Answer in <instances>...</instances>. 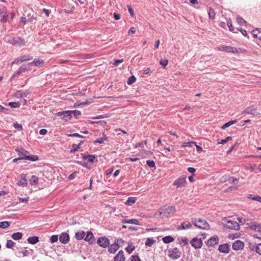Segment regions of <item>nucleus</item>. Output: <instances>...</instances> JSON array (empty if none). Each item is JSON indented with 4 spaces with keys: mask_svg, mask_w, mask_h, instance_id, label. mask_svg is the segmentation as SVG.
Segmentation results:
<instances>
[{
    "mask_svg": "<svg viewBox=\"0 0 261 261\" xmlns=\"http://www.w3.org/2000/svg\"><path fill=\"white\" fill-rule=\"evenodd\" d=\"M242 113L249 114L254 116H256L258 114V113L256 111V109L253 106L246 108Z\"/></svg>",
    "mask_w": 261,
    "mask_h": 261,
    "instance_id": "17",
    "label": "nucleus"
},
{
    "mask_svg": "<svg viewBox=\"0 0 261 261\" xmlns=\"http://www.w3.org/2000/svg\"><path fill=\"white\" fill-rule=\"evenodd\" d=\"M192 223L194 226L198 228L202 229H208L210 228V225L206 220L201 219H194L192 221Z\"/></svg>",
    "mask_w": 261,
    "mask_h": 261,
    "instance_id": "1",
    "label": "nucleus"
},
{
    "mask_svg": "<svg viewBox=\"0 0 261 261\" xmlns=\"http://www.w3.org/2000/svg\"><path fill=\"white\" fill-rule=\"evenodd\" d=\"M168 63V60H162L160 61V64L162 65L163 67H165Z\"/></svg>",
    "mask_w": 261,
    "mask_h": 261,
    "instance_id": "50",
    "label": "nucleus"
},
{
    "mask_svg": "<svg viewBox=\"0 0 261 261\" xmlns=\"http://www.w3.org/2000/svg\"><path fill=\"white\" fill-rule=\"evenodd\" d=\"M232 139L231 137H227L225 139L222 140L221 142H219V144H224L226 143L229 140H230Z\"/></svg>",
    "mask_w": 261,
    "mask_h": 261,
    "instance_id": "54",
    "label": "nucleus"
},
{
    "mask_svg": "<svg viewBox=\"0 0 261 261\" xmlns=\"http://www.w3.org/2000/svg\"><path fill=\"white\" fill-rule=\"evenodd\" d=\"M15 150L18 153L19 157H20L21 160H25V156H28V154H30L29 151L25 150L22 148H17Z\"/></svg>",
    "mask_w": 261,
    "mask_h": 261,
    "instance_id": "14",
    "label": "nucleus"
},
{
    "mask_svg": "<svg viewBox=\"0 0 261 261\" xmlns=\"http://www.w3.org/2000/svg\"><path fill=\"white\" fill-rule=\"evenodd\" d=\"M85 236V232L83 230L77 231L75 235V238L77 240H81L84 238Z\"/></svg>",
    "mask_w": 261,
    "mask_h": 261,
    "instance_id": "28",
    "label": "nucleus"
},
{
    "mask_svg": "<svg viewBox=\"0 0 261 261\" xmlns=\"http://www.w3.org/2000/svg\"><path fill=\"white\" fill-rule=\"evenodd\" d=\"M224 226L229 229L238 230L240 229V226L238 222L234 221H227Z\"/></svg>",
    "mask_w": 261,
    "mask_h": 261,
    "instance_id": "8",
    "label": "nucleus"
},
{
    "mask_svg": "<svg viewBox=\"0 0 261 261\" xmlns=\"http://www.w3.org/2000/svg\"><path fill=\"white\" fill-rule=\"evenodd\" d=\"M218 49L221 51H225L227 53H240L239 50L240 49H237L236 47H233L230 46H224L222 45L218 48Z\"/></svg>",
    "mask_w": 261,
    "mask_h": 261,
    "instance_id": "5",
    "label": "nucleus"
},
{
    "mask_svg": "<svg viewBox=\"0 0 261 261\" xmlns=\"http://www.w3.org/2000/svg\"><path fill=\"white\" fill-rule=\"evenodd\" d=\"M124 259L125 256L124 252L122 250L119 251L114 257V261H124Z\"/></svg>",
    "mask_w": 261,
    "mask_h": 261,
    "instance_id": "20",
    "label": "nucleus"
},
{
    "mask_svg": "<svg viewBox=\"0 0 261 261\" xmlns=\"http://www.w3.org/2000/svg\"><path fill=\"white\" fill-rule=\"evenodd\" d=\"M25 160H28L31 161H36L38 160V157L36 155H29L28 154V156H25Z\"/></svg>",
    "mask_w": 261,
    "mask_h": 261,
    "instance_id": "37",
    "label": "nucleus"
},
{
    "mask_svg": "<svg viewBox=\"0 0 261 261\" xmlns=\"http://www.w3.org/2000/svg\"><path fill=\"white\" fill-rule=\"evenodd\" d=\"M0 14L3 17V20H2V22H6L8 18V15L6 12V9L5 8L1 9Z\"/></svg>",
    "mask_w": 261,
    "mask_h": 261,
    "instance_id": "22",
    "label": "nucleus"
},
{
    "mask_svg": "<svg viewBox=\"0 0 261 261\" xmlns=\"http://www.w3.org/2000/svg\"><path fill=\"white\" fill-rule=\"evenodd\" d=\"M127 8H128V12H129L130 15L132 17H133L135 15V14H134V10L130 7V6H129V5H127Z\"/></svg>",
    "mask_w": 261,
    "mask_h": 261,
    "instance_id": "58",
    "label": "nucleus"
},
{
    "mask_svg": "<svg viewBox=\"0 0 261 261\" xmlns=\"http://www.w3.org/2000/svg\"><path fill=\"white\" fill-rule=\"evenodd\" d=\"M193 145H196V142L194 141H190L188 142H185L182 143L181 147H191L193 146Z\"/></svg>",
    "mask_w": 261,
    "mask_h": 261,
    "instance_id": "40",
    "label": "nucleus"
},
{
    "mask_svg": "<svg viewBox=\"0 0 261 261\" xmlns=\"http://www.w3.org/2000/svg\"><path fill=\"white\" fill-rule=\"evenodd\" d=\"M186 185V177L185 176H181L176 179L173 182V185L176 186L177 188H181L185 187Z\"/></svg>",
    "mask_w": 261,
    "mask_h": 261,
    "instance_id": "6",
    "label": "nucleus"
},
{
    "mask_svg": "<svg viewBox=\"0 0 261 261\" xmlns=\"http://www.w3.org/2000/svg\"><path fill=\"white\" fill-rule=\"evenodd\" d=\"M4 41L12 44H18L20 46L23 45L25 44L24 40L21 38L19 37L13 38L9 35L5 37Z\"/></svg>",
    "mask_w": 261,
    "mask_h": 261,
    "instance_id": "2",
    "label": "nucleus"
},
{
    "mask_svg": "<svg viewBox=\"0 0 261 261\" xmlns=\"http://www.w3.org/2000/svg\"><path fill=\"white\" fill-rule=\"evenodd\" d=\"M70 112L71 116L73 115L75 117H77L78 116L81 114V112L78 110L70 111Z\"/></svg>",
    "mask_w": 261,
    "mask_h": 261,
    "instance_id": "48",
    "label": "nucleus"
},
{
    "mask_svg": "<svg viewBox=\"0 0 261 261\" xmlns=\"http://www.w3.org/2000/svg\"><path fill=\"white\" fill-rule=\"evenodd\" d=\"M57 115L60 116L63 120L65 121H67L71 118L70 111L59 112L57 114Z\"/></svg>",
    "mask_w": 261,
    "mask_h": 261,
    "instance_id": "11",
    "label": "nucleus"
},
{
    "mask_svg": "<svg viewBox=\"0 0 261 261\" xmlns=\"http://www.w3.org/2000/svg\"><path fill=\"white\" fill-rule=\"evenodd\" d=\"M106 140V138H99L96 140H95L94 142V144H96V143H100V144H102L104 142V141Z\"/></svg>",
    "mask_w": 261,
    "mask_h": 261,
    "instance_id": "56",
    "label": "nucleus"
},
{
    "mask_svg": "<svg viewBox=\"0 0 261 261\" xmlns=\"http://www.w3.org/2000/svg\"><path fill=\"white\" fill-rule=\"evenodd\" d=\"M175 211V207L174 206H171L165 208H161L159 211V214L160 216L163 214V217H168L169 215L173 214Z\"/></svg>",
    "mask_w": 261,
    "mask_h": 261,
    "instance_id": "3",
    "label": "nucleus"
},
{
    "mask_svg": "<svg viewBox=\"0 0 261 261\" xmlns=\"http://www.w3.org/2000/svg\"><path fill=\"white\" fill-rule=\"evenodd\" d=\"M122 223H123V224L129 223V224H136V225H141V224L139 223V221L138 220L134 219H129V220H122Z\"/></svg>",
    "mask_w": 261,
    "mask_h": 261,
    "instance_id": "25",
    "label": "nucleus"
},
{
    "mask_svg": "<svg viewBox=\"0 0 261 261\" xmlns=\"http://www.w3.org/2000/svg\"><path fill=\"white\" fill-rule=\"evenodd\" d=\"M29 200V197H27V198H19V200L21 202H24V203H28Z\"/></svg>",
    "mask_w": 261,
    "mask_h": 261,
    "instance_id": "60",
    "label": "nucleus"
},
{
    "mask_svg": "<svg viewBox=\"0 0 261 261\" xmlns=\"http://www.w3.org/2000/svg\"><path fill=\"white\" fill-rule=\"evenodd\" d=\"M22 237V233L19 232L14 233L11 236L12 238L14 240H20L21 239Z\"/></svg>",
    "mask_w": 261,
    "mask_h": 261,
    "instance_id": "32",
    "label": "nucleus"
},
{
    "mask_svg": "<svg viewBox=\"0 0 261 261\" xmlns=\"http://www.w3.org/2000/svg\"><path fill=\"white\" fill-rule=\"evenodd\" d=\"M15 244V242L10 240L7 241L6 246L7 248H12Z\"/></svg>",
    "mask_w": 261,
    "mask_h": 261,
    "instance_id": "43",
    "label": "nucleus"
},
{
    "mask_svg": "<svg viewBox=\"0 0 261 261\" xmlns=\"http://www.w3.org/2000/svg\"><path fill=\"white\" fill-rule=\"evenodd\" d=\"M208 17L210 19H214L215 17V13L212 8H210L208 12Z\"/></svg>",
    "mask_w": 261,
    "mask_h": 261,
    "instance_id": "42",
    "label": "nucleus"
},
{
    "mask_svg": "<svg viewBox=\"0 0 261 261\" xmlns=\"http://www.w3.org/2000/svg\"><path fill=\"white\" fill-rule=\"evenodd\" d=\"M190 243L192 246L196 249L200 248L202 247V241L201 239L195 238L190 241Z\"/></svg>",
    "mask_w": 261,
    "mask_h": 261,
    "instance_id": "12",
    "label": "nucleus"
},
{
    "mask_svg": "<svg viewBox=\"0 0 261 261\" xmlns=\"http://www.w3.org/2000/svg\"><path fill=\"white\" fill-rule=\"evenodd\" d=\"M163 242L165 244H168L174 241V239L171 236H166L163 238Z\"/></svg>",
    "mask_w": 261,
    "mask_h": 261,
    "instance_id": "33",
    "label": "nucleus"
},
{
    "mask_svg": "<svg viewBox=\"0 0 261 261\" xmlns=\"http://www.w3.org/2000/svg\"><path fill=\"white\" fill-rule=\"evenodd\" d=\"M9 106L11 108H16L19 106V104L16 102H10L9 103Z\"/></svg>",
    "mask_w": 261,
    "mask_h": 261,
    "instance_id": "51",
    "label": "nucleus"
},
{
    "mask_svg": "<svg viewBox=\"0 0 261 261\" xmlns=\"http://www.w3.org/2000/svg\"><path fill=\"white\" fill-rule=\"evenodd\" d=\"M136 201V198L134 197H129L125 202V204L128 205H131Z\"/></svg>",
    "mask_w": 261,
    "mask_h": 261,
    "instance_id": "35",
    "label": "nucleus"
},
{
    "mask_svg": "<svg viewBox=\"0 0 261 261\" xmlns=\"http://www.w3.org/2000/svg\"><path fill=\"white\" fill-rule=\"evenodd\" d=\"M32 70V68L29 63L27 65L23 64L20 68L14 72L13 76H15L18 74L23 73L25 71H30Z\"/></svg>",
    "mask_w": 261,
    "mask_h": 261,
    "instance_id": "9",
    "label": "nucleus"
},
{
    "mask_svg": "<svg viewBox=\"0 0 261 261\" xmlns=\"http://www.w3.org/2000/svg\"><path fill=\"white\" fill-rule=\"evenodd\" d=\"M44 61L43 60L36 59L34 60L33 62L29 63L31 68L33 66H39L42 65Z\"/></svg>",
    "mask_w": 261,
    "mask_h": 261,
    "instance_id": "26",
    "label": "nucleus"
},
{
    "mask_svg": "<svg viewBox=\"0 0 261 261\" xmlns=\"http://www.w3.org/2000/svg\"><path fill=\"white\" fill-rule=\"evenodd\" d=\"M256 252L261 255V243L256 245Z\"/></svg>",
    "mask_w": 261,
    "mask_h": 261,
    "instance_id": "52",
    "label": "nucleus"
},
{
    "mask_svg": "<svg viewBox=\"0 0 261 261\" xmlns=\"http://www.w3.org/2000/svg\"><path fill=\"white\" fill-rule=\"evenodd\" d=\"M248 198L261 202V196L258 195L253 196L252 195L250 194L248 196Z\"/></svg>",
    "mask_w": 261,
    "mask_h": 261,
    "instance_id": "38",
    "label": "nucleus"
},
{
    "mask_svg": "<svg viewBox=\"0 0 261 261\" xmlns=\"http://www.w3.org/2000/svg\"><path fill=\"white\" fill-rule=\"evenodd\" d=\"M192 227V225L188 221L185 222L181 224V229H186L190 228Z\"/></svg>",
    "mask_w": 261,
    "mask_h": 261,
    "instance_id": "39",
    "label": "nucleus"
},
{
    "mask_svg": "<svg viewBox=\"0 0 261 261\" xmlns=\"http://www.w3.org/2000/svg\"><path fill=\"white\" fill-rule=\"evenodd\" d=\"M108 117H109L108 115L105 114V115H98V116H97L96 117H93V118L94 119H102V118H107Z\"/></svg>",
    "mask_w": 261,
    "mask_h": 261,
    "instance_id": "59",
    "label": "nucleus"
},
{
    "mask_svg": "<svg viewBox=\"0 0 261 261\" xmlns=\"http://www.w3.org/2000/svg\"><path fill=\"white\" fill-rule=\"evenodd\" d=\"M97 244L102 248H106L110 245L109 240L105 237H100L97 239Z\"/></svg>",
    "mask_w": 261,
    "mask_h": 261,
    "instance_id": "10",
    "label": "nucleus"
},
{
    "mask_svg": "<svg viewBox=\"0 0 261 261\" xmlns=\"http://www.w3.org/2000/svg\"><path fill=\"white\" fill-rule=\"evenodd\" d=\"M218 250L220 252L222 253H227L229 252V247L227 244H224L222 245H220L219 246Z\"/></svg>",
    "mask_w": 261,
    "mask_h": 261,
    "instance_id": "18",
    "label": "nucleus"
},
{
    "mask_svg": "<svg viewBox=\"0 0 261 261\" xmlns=\"http://www.w3.org/2000/svg\"><path fill=\"white\" fill-rule=\"evenodd\" d=\"M219 238L217 236H214L211 238L207 242L208 247H213L218 243Z\"/></svg>",
    "mask_w": 261,
    "mask_h": 261,
    "instance_id": "16",
    "label": "nucleus"
},
{
    "mask_svg": "<svg viewBox=\"0 0 261 261\" xmlns=\"http://www.w3.org/2000/svg\"><path fill=\"white\" fill-rule=\"evenodd\" d=\"M236 123H237L236 120L229 121L227 122V123H225L224 125H223L221 126V128L223 129H225L227 127L230 126V125H231L233 124H235Z\"/></svg>",
    "mask_w": 261,
    "mask_h": 261,
    "instance_id": "34",
    "label": "nucleus"
},
{
    "mask_svg": "<svg viewBox=\"0 0 261 261\" xmlns=\"http://www.w3.org/2000/svg\"><path fill=\"white\" fill-rule=\"evenodd\" d=\"M83 141H81L78 145H76V144H73L72 146V148L70 151V152L71 153H74L75 151H76L80 147V146L82 144Z\"/></svg>",
    "mask_w": 261,
    "mask_h": 261,
    "instance_id": "36",
    "label": "nucleus"
},
{
    "mask_svg": "<svg viewBox=\"0 0 261 261\" xmlns=\"http://www.w3.org/2000/svg\"><path fill=\"white\" fill-rule=\"evenodd\" d=\"M23 62L22 61L21 59L19 58H17L16 59H15L14 60V61H13L12 62V64H19L20 63H22Z\"/></svg>",
    "mask_w": 261,
    "mask_h": 261,
    "instance_id": "61",
    "label": "nucleus"
},
{
    "mask_svg": "<svg viewBox=\"0 0 261 261\" xmlns=\"http://www.w3.org/2000/svg\"><path fill=\"white\" fill-rule=\"evenodd\" d=\"M17 185L19 186H25L27 185V180L25 179V174H23L21 175V177L20 180H19L17 182Z\"/></svg>",
    "mask_w": 261,
    "mask_h": 261,
    "instance_id": "23",
    "label": "nucleus"
},
{
    "mask_svg": "<svg viewBox=\"0 0 261 261\" xmlns=\"http://www.w3.org/2000/svg\"><path fill=\"white\" fill-rule=\"evenodd\" d=\"M244 244L243 242L237 240L232 244V249L234 250H240L244 248Z\"/></svg>",
    "mask_w": 261,
    "mask_h": 261,
    "instance_id": "15",
    "label": "nucleus"
},
{
    "mask_svg": "<svg viewBox=\"0 0 261 261\" xmlns=\"http://www.w3.org/2000/svg\"><path fill=\"white\" fill-rule=\"evenodd\" d=\"M127 247L125 250L128 253H132L135 249V246H133V243L131 242H128Z\"/></svg>",
    "mask_w": 261,
    "mask_h": 261,
    "instance_id": "30",
    "label": "nucleus"
},
{
    "mask_svg": "<svg viewBox=\"0 0 261 261\" xmlns=\"http://www.w3.org/2000/svg\"><path fill=\"white\" fill-rule=\"evenodd\" d=\"M31 185H36L38 183V178L35 176H32L30 179Z\"/></svg>",
    "mask_w": 261,
    "mask_h": 261,
    "instance_id": "46",
    "label": "nucleus"
},
{
    "mask_svg": "<svg viewBox=\"0 0 261 261\" xmlns=\"http://www.w3.org/2000/svg\"><path fill=\"white\" fill-rule=\"evenodd\" d=\"M146 143H147L146 141H144L142 142L137 143L135 145V148H138L139 147H143L144 146V145L146 144Z\"/></svg>",
    "mask_w": 261,
    "mask_h": 261,
    "instance_id": "57",
    "label": "nucleus"
},
{
    "mask_svg": "<svg viewBox=\"0 0 261 261\" xmlns=\"http://www.w3.org/2000/svg\"><path fill=\"white\" fill-rule=\"evenodd\" d=\"M69 236L67 232H64L61 233L59 236V240L62 244H66L69 241Z\"/></svg>",
    "mask_w": 261,
    "mask_h": 261,
    "instance_id": "13",
    "label": "nucleus"
},
{
    "mask_svg": "<svg viewBox=\"0 0 261 261\" xmlns=\"http://www.w3.org/2000/svg\"><path fill=\"white\" fill-rule=\"evenodd\" d=\"M13 126L15 128H17V129H19L20 130H22V125L20 124H19L18 123H17V122L14 123V124H13Z\"/></svg>",
    "mask_w": 261,
    "mask_h": 261,
    "instance_id": "55",
    "label": "nucleus"
},
{
    "mask_svg": "<svg viewBox=\"0 0 261 261\" xmlns=\"http://www.w3.org/2000/svg\"><path fill=\"white\" fill-rule=\"evenodd\" d=\"M10 226V223L8 221H3L0 222V228H7Z\"/></svg>",
    "mask_w": 261,
    "mask_h": 261,
    "instance_id": "41",
    "label": "nucleus"
},
{
    "mask_svg": "<svg viewBox=\"0 0 261 261\" xmlns=\"http://www.w3.org/2000/svg\"><path fill=\"white\" fill-rule=\"evenodd\" d=\"M58 235H53L50 238V241L51 243H55L56 242H57L58 240Z\"/></svg>",
    "mask_w": 261,
    "mask_h": 261,
    "instance_id": "49",
    "label": "nucleus"
},
{
    "mask_svg": "<svg viewBox=\"0 0 261 261\" xmlns=\"http://www.w3.org/2000/svg\"><path fill=\"white\" fill-rule=\"evenodd\" d=\"M83 159L84 160H86L90 163H93L94 160L95 159V156L94 155H83Z\"/></svg>",
    "mask_w": 261,
    "mask_h": 261,
    "instance_id": "31",
    "label": "nucleus"
},
{
    "mask_svg": "<svg viewBox=\"0 0 261 261\" xmlns=\"http://www.w3.org/2000/svg\"><path fill=\"white\" fill-rule=\"evenodd\" d=\"M154 242L155 241L152 239L147 238L145 242V245L148 246H151Z\"/></svg>",
    "mask_w": 261,
    "mask_h": 261,
    "instance_id": "45",
    "label": "nucleus"
},
{
    "mask_svg": "<svg viewBox=\"0 0 261 261\" xmlns=\"http://www.w3.org/2000/svg\"><path fill=\"white\" fill-rule=\"evenodd\" d=\"M237 21L241 25H243V24H244L246 23V21L244 19H243L242 17H237Z\"/></svg>",
    "mask_w": 261,
    "mask_h": 261,
    "instance_id": "47",
    "label": "nucleus"
},
{
    "mask_svg": "<svg viewBox=\"0 0 261 261\" xmlns=\"http://www.w3.org/2000/svg\"><path fill=\"white\" fill-rule=\"evenodd\" d=\"M147 165L150 167H155V163L153 160H148L146 162Z\"/></svg>",
    "mask_w": 261,
    "mask_h": 261,
    "instance_id": "53",
    "label": "nucleus"
},
{
    "mask_svg": "<svg viewBox=\"0 0 261 261\" xmlns=\"http://www.w3.org/2000/svg\"><path fill=\"white\" fill-rule=\"evenodd\" d=\"M119 248L118 243H114L113 244L109 246L108 250L111 253H115Z\"/></svg>",
    "mask_w": 261,
    "mask_h": 261,
    "instance_id": "19",
    "label": "nucleus"
},
{
    "mask_svg": "<svg viewBox=\"0 0 261 261\" xmlns=\"http://www.w3.org/2000/svg\"><path fill=\"white\" fill-rule=\"evenodd\" d=\"M226 181H229L230 184H235L236 182L238 181V179L234 178L233 177H228L225 176L224 177V179L222 180V182H225Z\"/></svg>",
    "mask_w": 261,
    "mask_h": 261,
    "instance_id": "27",
    "label": "nucleus"
},
{
    "mask_svg": "<svg viewBox=\"0 0 261 261\" xmlns=\"http://www.w3.org/2000/svg\"><path fill=\"white\" fill-rule=\"evenodd\" d=\"M136 78L135 77V76L134 75H132L128 78L127 83L128 85H132L133 83H134L136 82Z\"/></svg>",
    "mask_w": 261,
    "mask_h": 261,
    "instance_id": "44",
    "label": "nucleus"
},
{
    "mask_svg": "<svg viewBox=\"0 0 261 261\" xmlns=\"http://www.w3.org/2000/svg\"><path fill=\"white\" fill-rule=\"evenodd\" d=\"M246 227L256 232H261V224L255 222H249L246 224Z\"/></svg>",
    "mask_w": 261,
    "mask_h": 261,
    "instance_id": "7",
    "label": "nucleus"
},
{
    "mask_svg": "<svg viewBox=\"0 0 261 261\" xmlns=\"http://www.w3.org/2000/svg\"><path fill=\"white\" fill-rule=\"evenodd\" d=\"M29 243L31 244H35L39 242V238L38 237H30L27 239Z\"/></svg>",
    "mask_w": 261,
    "mask_h": 261,
    "instance_id": "29",
    "label": "nucleus"
},
{
    "mask_svg": "<svg viewBox=\"0 0 261 261\" xmlns=\"http://www.w3.org/2000/svg\"><path fill=\"white\" fill-rule=\"evenodd\" d=\"M254 237L261 240V231L256 232L254 234Z\"/></svg>",
    "mask_w": 261,
    "mask_h": 261,
    "instance_id": "64",
    "label": "nucleus"
},
{
    "mask_svg": "<svg viewBox=\"0 0 261 261\" xmlns=\"http://www.w3.org/2000/svg\"><path fill=\"white\" fill-rule=\"evenodd\" d=\"M181 252L177 248L168 250L169 256L172 259H177L181 256Z\"/></svg>",
    "mask_w": 261,
    "mask_h": 261,
    "instance_id": "4",
    "label": "nucleus"
},
{
    "mask_svg": "<svg viewBox=\"0 0 261 261\" xmlns=\"http://www.w3.org/2000/svg\"><path fill=\"white\" fill-rule=\"evenodd\" d=\"M123 60L122 59L121 60H116L115 61L114 63H113L114 65L115 66H118L119 64L122 63Z\"/></svg>",
    "mask_w": 261,
    "mask_h": 261,
    "instance_id": "63",
    "label": "nucleus"
},
{
    "mask_svg": "<svg viewBox=\"0 0 261 261\" xmlns=\"http://www.w3.org/2000/svg\"><path fill=\"white\" fill-rule=\"evenodd\" d=\"M252 34L255 38H257L261 40V29H256L252 31Z\"/></svg>",
    "mask_w": 261,
    "mask_h": 261,
    "instance_id": "24",
    "label": "nucleus"
},
{
    "mask_svg": "<svg viewBox=\"0 0 261 261\" xmlns=\"http://www.w3.org/2000/svg\"><path fill=\"white\" fill-rule=\"evenodd\" d=\"M131 261H141L138 255H133L132 257Z\"/></svg>",
    "mask_w": 261,
    "mask_h": 261,
    "instance_id": "62",
    "label": "nucleus"
},
{
    "mask_svg": "<svg viewBox=\"0 0 261 261\" xmlns=\"http://www.w3.org/2000/svg\"><path fill=\"white\" fill-rule=\"evenodd\" d=\"M84 239L86 241H87L88 242H89V244L93 243V242L94 241V236H93V233L91 231L87 232V234H86L85 238H84Z\"/></svg>",
    "mask_w": 261,
    "mask_h": 261,
    "instance_id": "21",
    "label": "nucleus"
}]
</instances>
